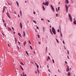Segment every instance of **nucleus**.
<instances>
[{"label":"nucleus","instance_id":"1","mask_svg":"<svg viewBox=\"0 0 76 76\" xmlns=\"http://www.w3.org/2000/svg\"><path fill=\"white\" fill-rule=\"evenodd\" d=\"M52 32L54 34V35H56V30H55V29L53 27H52Z\"/></svg>","mask_w":76,"mask_h":76},{"label":"nucleus","instance_id":"2","mask_svg":"<svg viewBox=\"0 0 76 76\" xmlns=\"http://www.w3.org/2000/svg\"><path fill=\"white\" fill-rule=\"evenodd\" d=\"M42 4L44 5H45V6H48V4H49V3L48 2V1H47V2H43Z\"/></svg>","mask_w":76,"mask_h":76},{"label":"nucleus","instance_id":"3","mask_svg":"<svg viewBox=\"0 0 76 76\" xmlns=\"http://www.w3.org/2000/svg\"><path fill=\"white\" fill-rule=\"evenodd\" d=\"M68 16H69V19L71 22H72V18L71 15L70 14H69Z\"/></svg>","mask_w":76,"mask_h":76},{"label":"nucleus","instance_id":"4","mask_svg":"<svg viewBox=\"0 0 76 76\" xmlns=\"http://www.w3.org/2000/svg\"><path fill=\"white\" fill-rule=\"evenodd\" d=\"M65 7L66 9V13H68V6L66 4H65Z\"/></svg>","mask_w":76,"mask_h":76},{"label":"nucleus","instance_id":"5","mask_svg":"<svg viewBox=\"0 0 76 76\" xmlns=\"http://www.w3.org/2000/svg\"><path fill=\"white\" fill-rule=\"evenodd\" d=\"M6 13L8 17H9V19H10V18H11V17H10V15H9V12H8V11L7 12H6Z\"/></svg>","mask_w":76,"mask_h":76},{"label":"nucleus","instance_id":"6","mask_svg":"<svg viewBox=\"0 0 76 76\" xmlns=\"http://www.w3.org/2000/svg\"><path fill=\"white\" fill-rule=\"evenodd\" d=\"M76 18H74V21H73V23L74 25H76Z\"/></svg>","mask_w":76,"mask_h":76},{"label":"nucleus","instance_id":"7","mask_svg":"<svg viewBox=\"0 0 76 76\" xmlns=\"http://www.w3.org/2000/svg\"><path fill=\"white\" fill-rule=\"evenodd\" d=\"M50 7L52 8V9L53 11L54 12V7H53V6L51 5H50Z\"/></svg>","mask_w":76,"mask_h":76},{"label":"nucleus","instance_id":"8","mask_svg":"<svg viewBox=\"0 0 76 76\" xmlns=\"http://www.w3.org/2000/svg\"><path fill=\"white\" fill-rule=\"evenodd\" d=\"M66 4H68L69 3V0H66L65 1Z\"/></svg>","mask_w":76,"mask_h":76},{"label":"nucleus","instance_id":"9","mask_svg":"<svg viewBox=\"0 0 76 76\" xmlns=\"http://www.w3.org/2000/svg\"><path fill=\"white\" fill-rule=\"evenodd\" d=\"M18 35L19 36V37H21V38H22V37L21 34H20V33H18Z\"/></svg>","mask_w":76,"mask_h":76},{"label":"nucleus","instance_id":"10","mask_svg":"<svg viewBox=\"0 0 76 76\" xmlns=\"http://www.w3.org/2000/svg\"><path fill=\"white\" fill-rule=\"evenodd\" d=\"M20 26L21 29H22V23H20Z\"/></svg>","mask_w":76,"mask_h":76},{"label":"nucleus","instance_id":"11","mask_svg":"<svg viewBox=\"0 0 76 76\" xmlns=\"http://www.w3.org/2000/svg\"><path fill=\"white\" fill-rule=\"evenodd\" d=\"M8 29V31H12V29H11V28H10L8 27L7 28Z\"/></svg>","mask_w":76,"mask_h":76},{"label":"nucleus","instance_id":"12","mask_svg":"<svg viewBox=\"0 0 76 76\" xmlns=\"http://www.w3.org/2000/svg\"><path fill=\"white\" fill-rule=\"evenodd\" d=\"M23 37H25V32L24 31H23Z\"/></svg>","mask_w":76,"mask_h":76},{"label":"nucleus","instance_id":"13","mask_svg":"<svg viewBox=\"0 0 76 76\" xmlns=\"http://www.w3.org/2000/svg\"><path fill=\"white\" fill-rule=\"evenodd\" d=\"M66 70V72H69V70H70V69H69V68H67Z\"/></svg>","mask_w":76,"mask_h":76},{"label":"nucleus","instance_id":"14","mask_svg":"<svg viewBox=\"0 0 76 76\" xmlns=\"http://www.w3.org/2000/svg\"><path fill=\"white\" fill-rule=\"evenodd\" d=\"M20 13L21 16H22V11L20 10Z\"/></svg>","mask_w":76,"mask_h":76},{"label":"nucleus","instance_id":"15","mask_svg":"<svg viewBox=\"0 0 76 76\" xmlns=\"http://www.w3.org/2000/svg\"><path fill=\"white\" fill-rule=\"evenodd\" d=\"M16 3H17V6L18 7H19V3L18 2V1H16Z\"/></svg>","mask_w":76,"mask_h":76},{"label":"nucleus","instance_id":"16","mask_svg":"<svg viewBox=\"0 0 76 76\" xmlns=\"http://www.w3.org/2000/svg\"><path fill=\"white\" fill-rule=\"evenodd\" d=\"M68 75L69 76H70V72H68Z\"/></svg>","mask_w":76,"mask_h":76},{"label":"nucleus","instance_id":"17","mask_svg":"<svg viewBox=\"0 0 76 76\" xmlns=\"http://www.w3.org/2000/svg\"><path fill=\"white\" fill-rule=\"evenodd\" d=\"M33 21L34 23H35V24H37V22H36V21L34 20H33Z\"/></svg>","mask_w":76,"mask_h":76},{"label":"nucleus","instance_id":"18","mask_svg":"<svg viewBox=\"0 0 76 76\" xmlns=\"http://www.w3.org/2000/svg\"><path fill=\"white\" fill-rule=\"evenodd\" d=\"M37 70L38 73L39 74V69H37Z\"/></svg>","mask_w":76,"mask_h":76},{"label":"nucleus","instance_id":"19","mask_svg":"<svg viewBox=\"0 0 76 76\" xmlns=\"http://www.w3.org/2000/svg\"><path fill=\"white\" fill-rule=\"evenodd\" d=\"M56 41L57 42V43H59V42H58V39H57L56 38Z\"/></svg>","mask_w":76,"mask_h":76},{"label":"nucleus","instance_id":"20","mask_svg":"<svg viewBox=\"0 0 76 76\" xmlns=\"http://www.w3.org/2000/svg\"><path fill=\"white\" fill-rule=\"evenodd\" d=\"M30 48L31 50H32L33 49L32 48V46H30Z\"/></svg>","mask_w":76,"mask_h":76},{"label":"nucleus","instance_id":"21","mask_svg":"<svg viewBox=\"0 0 76 76\" xmlns=\"http://www.w3.org/2000/svg\"><path fill=\"white\" fill-rule=\"evenodd\" d=\"M20 64L23 65V66H24V64H23L22 62H21L20 63Z\"/></svg>","mask_w":76,"mask_h":76},{"label":"nucleus","instance_id":"22","mask_svg":"<svg viewBox=\"0 0 76 76\" xmlns=\"http://www.w3.org/2000/svg\"><path fill=\"white\" fill-rule=\"evenodd\" d=\"M60 7H58V11H60Z\"/></svg>","mask_w":76,"mask_h":76},{"label":"nucleus","instance_id":"23","mask_svg":"<svg viewBox=\"0 0 76 76\" xmlns=\"http://www.w3.org/2000/svg\"><path fill=\"white\" fill-rule=\"evenodd\" d=\"M43 32H44L45 31V27H43Z\"/></svg>","mask_w":76,"mask_h":76},{"label":"nucleus","instance_id":"24","mask_svg":"<svg viewBox=\"0 0 76 76\" xmlns=\"http://www.w3.org/2000/svg\"><path fill=\"white\" fill-rule=\"evenodd\" d=\"M26 53L28 56L29 54H28V52L27 51H26Z\"/></svg>","mask_w":76,"mask_h":76},{"label":"nucleus","instance_id":"25","mask_svg":"<svg viewBox=\"0 0 76 76\" xmlns=\"http://www.w3.org/2000/svg\"><path fill=\"white\" fill-rule=\"evenodd\" d=\"M37 37L38 38H40V36H39V35L38 34Z\"/></svg>","mask_w":76,"mask_h":76},{"label":"nucleus","instance_id":"26","mask_svg":"<svg viewBox=\"0 0 76 76\" xmlns=\"http://www.w3.org/2000/svg\"><path fill=\"white\" fill-rule=\"evenodd\" d=\"M60 35L61 37H62V33H61V32L60 31Z\"/></svg>","mask_w":76,"mask_h":76},{"label":"nucleus","instance_id":"27","mask_svg":"<svg viewBox=\"0 0 76 76\" xmlns=\"http://www.w3.org/2000/svg\"><path fill=\"white\" fill-rule=\"evenodd\" d=\"M67 53L68 54H69V51L68 50H67Z\"/></svg>","mask_w":76,"mask_h":76},{"label":"nucleus","instance_id":"28","mask_svg":"<svg viewBox=\"0 0 76 76\" xmlns=\"http://www.w3.org/2000/svg\"><path fill=\"white\" fill-rule=\"evenodd\" d=\"M15 42H17V39H16V37L15 38Z\"/></svg>","mask_w":76,"mask_h":76},{"label":"nucleus","instance_id":"29","mask_svg":"<svg viewBox=\"0 0 76 76\" xmlns=\"http://www.w3.org/2000/svg\"><path fill=\"white\" fill-rule=\"evenodd\" d=\"M42 8L43 9V10H45V8H44V6H43Z\"/></svg>","mask_w":76,"mask_h":76},{"label":"nucleus","instance_id":"30","mask_svg":"<svg viewBox=\"0 0 76 76\" xmlns=\"http://www.w3.org/2000/svg\"><path fill=\"white\" fill-rule=\"evenodd\" d=\"M4 25L5 27H6V23H4Z\"/></svg>","mask_w":76,"mask_h":76},{"label":"nucleus","instance_id":"31","mask_svg":"<svg viewBox=\"0 0 76 76\" xmlns=\"http://www.w3.org/2000/svg\"><path fill=\"white\" fill-rule=\"evenodd\" d=\"M22 74L23 75V76H24V75L25 74V72H23L22 73Z\"/></svg>","mask_w":76,"mask_h":76},{"label":"nucleus","instance_id":"32","mask_svg":"<svg viewBox=\"0 0 76 76\" xmlns=\"http://www.w3.org/2000/svg\"><path fill=\"white\" fill-rule=\"evenodd\" d=\"M52 61L53 63H54L55 62H54V59H52Z\"/></svg>","mask_w":76,"mask_h":76},{"label":"nucleus","instance_id":"33","mask_svg":"<svg viewBox=\"0 0 76 76\" xmlns=\"http://www.w3.org/2000/svg\"><path fill=\"white\" fill-rule=\"evenodd\" d=\"M46 51H47V50H48V47H46Z\"/></svg>","mask_w":76,"mask_h":76},{"label":"nucleus","instance_id":"34","mask_svg":"<svg viewBox=\"0 0 76 76\" xmlns=\"http://www.w3.org/2000/svg\"><path fill=\"white\" fill-rule=\"evenodd\" d=\"M26 44V41H25L24 42V44Z\"/></svg>","mask_w":76,"mask_h":76},{"label":"nucleus","instance_id":"35","mask_svg":"<svg viewBox=\"0 0 76 76\" xmlns=\"http://www.w3.org/2000/svg\"><path fill=\"white\" fill-rule=\"evenodd\" d=\"M7 3L8 4H9V5H11V4H10L7 1Z\"/></svg>","mask_w":76,"mask_h":76},{"label":"nucleus","instance_id":"36","mask_svg":"<svg viewBox=\"0 0 76 76\" xmlns=\"http://www.w3.org/2000/svg\"><path fill=\"white\" fill-rule=\"evenodd\" d=\"M48 58L49 60H50V56H48Z\"/></svg>","mask_w":76,"mask_h":76},{"label":"nucleus","instance_id":"37","mask_svg":"<svg viewBox=\"0 0 76 76\" xmlns=\"http://www.w3.org/2000/svg\"><path fill=\"white\" fill-rule=\"evenodd\" d=\"M37 69H38V68L39 67V66L38 65H37Z\"/></svg>","mask_w":76,"mask_h":76},{"label":"nucleus","instance_id":"38","mask_svg":"<svg viewBox=\"0 0 76 76\" xmlns=\"http://www.w3.org/2000/svg\"><path fill=\"white\" fill-rule=\"evenodd\" d=\"M64 63H66V64H67V62L66 61H65Z\"/></svg>","mask_w":76,"mask_h":76},{"label":"nucleus","instance_id":"39","mask_svg":"<svg viewBox=\"0 0 76 76\" xmlns=\"http://www.w3.org/2000/svg\"><path fill=\"white\" fill-rule=\"evenodd\" d=\"M4 7H4V8H3V10H4V11L5 10V8H4Z\"/></svg>","mask_w":76,"mask_h":76},{"label":"nucleus","instance_id":"40","mask_svg":"<svg viewBox=\"0 0 76 76\" xmlns=\"http://www.w3.org/2000/svg\"><path fill=\"white\" fill-rule=\"evenodd\" d=\"M56 12H58V10H57V8H56Z\"/></svg>","mask_w":76,"mask_h":76},{"label":"nucleus","instance_id":"41","mask_svg":"<svg viewBox=\"0 0 76 76\" xmlns=\"http://www.w3.org/2000/svg\"><path fill=\"white\" fill-rule=\"evenodd\" d=\"M28 42L30 44H31V42L29 40L28 41Z\"/></svg>","mask_w":76,"mask_h":76},{"label":"nucleus","instance_id":"42","mask_svg":"<svg viewBox=\"0 0 76 76\" xmlns=\"http://www.w3.org/2000/svg\"><path fill=\"white\" fill-rule=\"evenodd\" d=\"M57 32H60V30H59V29H58Z\"/></svg>","mask_w":76,"mask_h":76},{"label":"nucleus","instance_id":"43","mask_svg":"<svg viewBox=\"0 0 76 76\" xmlns=\"http://www.w3.org/2000/svg\"><path fill=\"white\" fill-rule=\"evenodd\" d=\"M50 33H51V34H52V35H53V33H52V31H51Z\"/></svg>","mask_w":76,"mask_h":76},{"label":"nucleus","instance_id":"44","mask_svg":"<svg viewBox=\"0 0 76 76\" xmlns=\"http://www.w3.org/2000/svg\"><path fill=\"white\" fill-rule=\"evenodd\" d=\"M2 21L3 22L5 23V21H4V20H3V19H2Z\"/></svg>","mask_w":76,"mask_h":76},{"label":"nucleus","instance_id":"45","mask_svg":"<svg viewBox=\"0 0 76 76\" xmlns=\"http://www.w3.org/2000/svg\"><path fill=\"white\" fill-rule=\"evenodd\" d=\"M12 28L13 30V31H15V29H14V28H13V27H12Z\"/></svg>","mask_w":76,"mask_h":76},{"label":"nucleus","instance_id":"46","mask_svg":"<svg viewBox=\"0 0 76 76\" xmlns=\"http://www.w3.org/2000/svg\"><path fill=\"white\" fill-rule=\"evenodd\" d=\"M35 64L36 66L37 65V63L35 62Z\"/></svg>","mask_w":76,"mask_h":76},{"label":"nucleus","instance_id":"47","mask_svg":"<svg viewBox=\"0 0 76 76\" xmlns=\"http://www.w3.org/2000/svg\"><path fill=\"white\" fill-rule=\"evenodd\" d=\"M37 29H39V27H38V26H37Z\"/></svg>","mask_w":76,"mask_h":76},{"label":"nucleus","instance_id":"48","mask_svg":"<svg viewBox=\"0 0 76 76\" xmlns=\"http://www.w3.org/2000/svg\"><path fill=\"white\" fill-rule=\"evenodd\" d=\"M48 72H51L50 71V69H48Z\"/></svg>","mask_w":76,"mask_h":76},{"label":"nucleus","instance_id":"49","mask_svg":"<svg viewBox=\"0 0 76 76\" xmlns=\"http://www.w3.org/2000/svg\"><path fill=\"white\" fill-rule=\"evenodd\" d=\"M41 20H44V19L42 18L41 19Z\"/></svg>","mask_w":76,"mask_h":76},{"label":"nucleus","instance_id":"50","mask_svg":"<svg viewBox=\"0 0 76 76\" xmlns=\"http://www.w3.org/2000/svg\"><path fill=\"white\" fill-rule=\"evenodd\" d=\"M33 13H34V15H35V12H33Z\"/></svg>","mask_w":76,"mask_h":76},{"label":"nucleus","instance_id":"51","mask_svg":"<svg viewBox=\"0 0 76 76\" xmlns=\"http://www.w3.org/2000/svg\"><path fill=\"white\" fill-rule=\"evenodd\" d=\"M63 44H64L65 43H64V40H63Z\"/></svg>","mask_w":76,"mask_h":76},{"label":"nucleus","instance_id":"52","mask_svg":"<svg viewBox=\"0 0 76 76\" xmlns=\"http://www.w3.org/2000/svg\"><path fill=\"white\" fill-rule=\"evenodd\" d=\"M18 44H19V45H20V42H18Z\"/></svg>","mask_w":76,"mask_h":76},{"label":"nucleus","instance_id":"53","mask_svg":"<svg viewBox=\"0 0 76 76\" xmlns=\"http://www.w3.org/2000/svg\"><path fill=\"white\" fill-rule=\"evenodd\" d=\"M66 67H67V68H69V67L68 65H66Z\"/></svg>","mask_w":76,"mask_h":76},{"label":"nucleus","instance_id":"54","mask_svg":"<svg viewBox=\"0 0 76 76\" xmlns=\"http://www.w3.org/2000/svg\"><path fill=\"white\" fill-rule=\"evenodd\" d=\"M48 20V22H50V21H49V20Z\"/></svg>","mask_w":76,"mask_h":76},{"label":"nucleus","instance_id":"55","mask_svg":"<svg viewBox=\"0 0 76 76\" xmlns=\"http://www.w3.org/2000/svg\"><path fill=\"white\" fill-rule=\"evenodd\" d=\"M58 72H59V73H60L61 72H60V71H59V69H58Z\"/></svg>","mask_w":76,"mask_h":76},{"label":"nucleus","instance_id":"56","mask_svg":"<svg viewBox=\"0 0 76 76\" xmlns=\"http://www.w3.org/2000/svg\"><path fill=\"white\" fill-rule=\"evenodd\" d=\"M56 15L57 17V16H58V14H56Z\"/></svg>","mask_w":76,"mask_h":76},{"label":"nucleus","instance_id":"57","mask_svg":"<svg viewBox=\"0 0 76 76\" xmlns=\"http://www.w3.org/2000/svg\"><path fill=\"white\" fill-rule=\"evenodd\" d=\"M17 48L18 49V50H19V46H17Z\"/></svg>","mask_w":76,"mask_h":76},{"label":"nucleus","instance_id":"58","mask_svg":"<svg viewBox=\"0 0 76 76\" xmlns=\"http://www.w3.org/2000/svg\"><path fill=\"white\" fill-rule=\"evenodd\" d=\"M35 73L36 74H37V71H35Z\"/></svg>","mask_w":76,"mask_h":76},{"label":"nucleus","instance_id":"59","mask_svg":"<svg viewBox=\"0 0 76 76\" xmlns=\"http://www.w3.org/2000/svg\"><path fill=\"white\" fill-rule=\"evenodd\" d=\"M2 34L3 36H4V34L3 33H2Z\"/></svg>","mask_w":76,"mask_h":76},{"label":"nucleus","instance_id":"60","mask_svg":"<svg viewBox=\"0 0 76 76\" xmlns=\"http://www.w3.org/2000/svg\"><path fill=\"white\" fill-rule=\"evenodd\" d=\"M14 14H16V12L15 11L14 12Z\"/></svg>","mask_w":76,"mask_h":76},{"label":"nucleus","instance_id":"61","mask_svg":"<svg viewBox=\"0 0 76 76\" xmlns=\"http://www.w3.org/2000/svg\"><path fill=\"white\" fill-rule=\"evenodd\" d=\"M22 69V70H23V68L22 67L21 68Z\"/></svg>","mask_w":76,"mask_h":76},{"label":"nucleus","instance_id":"62","mask_svg":"<svg viewBox=\"0 0 76 76\" xmlns=\"http://www.w3.org/2000/svg\"><path fill=\"white\" fill-rule=\"evenodd\" d=\"M67 58L68 59H69V56H67Z\"/></svg>","mask_w":76,"mask_h":76},{"label":"nucleus","instance_id":"63","mask_svg":"<svg viewBox=\"0 0 76 76\" xmlns=\"http://www.w3.org/2000/svg\"><path fill=\"white\" fill-rule=\"evenodd\" d=\"M8 46L9 47H10V45H9V44H8Z\"/></svg>","mask_w":76,"mask_h":76},{"label":"nucleus","instance_id":"64","mask_svg":"<svg viewBox=\"0 0 76 76\" xmlns=\"http://www.w3.org/2000/svg\"><path fill=\"white\" fill-rule=\"evenodd\" d=\"M50 32H52V31H51V28H50Z\"/></svg>","mask_w":76,"mask_h":76}]
</instances>
